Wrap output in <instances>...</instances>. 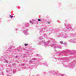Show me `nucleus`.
<instances>
[{"instance_id":"6","label":"nucleus","mask_w":76,"mask_h":76,"mask_svg":"<svg viewBox=\"0 0 76 76\" xmlns=\"http://www.w3.org/2000/svg\"><path fill=\"white\" fill-rule=\"evenodd\" d=\"M31 22H32V21H30V23H31Z\"/></svg>"},{"instance_id":"7","label":"nucleus","mask_w":76,"mask_h":76,"mask_svg":"<svg viewBox=\"0 0 76 76\" xmlns=\"http://www.w3.org/2000/svg\"><path fill=\"white\" fill-rule=\"evenodd\" d=\"M31 62H32V61H31Z\"/></svg>"},{"instance_id":"1","label":"nucleus","mask_w":76,"mask_h":76,"mask_svg":"<svg viewBox=\"0 0 76 76\" xmlns=\"http://www.w3.org/2000/svg\"><path fill=\"white\" fill-rule=\"evenodd\" d=\"M28 45V44H25V46H27V45Z\"/></svg>"},{"instance_id":"2","label":"nucleus","mask_w":76,"mask_h":76,"mask_svg":"<svg viewBox=\"0 0 76 76\" xmlns=\"http://www.w3.org/2000/svg\"><path fill=\"white\" fill-rule=\"evenodd\" d=\"M38 21H41V19H38Z\"/></svg>"},{"instance_id":"5","label":"nucleus","mask_w":76,"mask_h":76,"mask_svg":"<svg viewBox=\"0 0 76 76\" xmlns=\"http://www.w3.org/2000/svg\"><path fill=\"white\" fill-rule=\"evenodd\" d=\"M50 23V22H48V23Z\"/></svg>"},{"instance_id":"4","label":"nucleus","mask_w":76,"mask_h":76,"mask_svg":"<svg viewBox=\"0 0 76 76\" xmlns=\"http://www.w3.org/2000/svg\"><path fill=\"white\" fill-rule=\"evenodd\" d=\"M60 43H61V44H63V42H61Z\"/></svg>"},{"instance_id":"3","label":"nucleus","mask_w":76,"mask_h":76,"mask_svg":"<svg viewBox=\"0 0 76 76\" xmlns=\"http://www.w3.org/2000/svg\"><path fill=\"white\" fill-rule=\"evenodd\" d=\"M10 16L11 18H13V16H12L11 15H10Z\"/></svg>"}]
</instances>
